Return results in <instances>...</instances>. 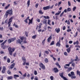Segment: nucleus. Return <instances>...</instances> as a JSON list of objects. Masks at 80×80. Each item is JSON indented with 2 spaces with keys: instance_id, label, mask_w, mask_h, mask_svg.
Here are the masks:
<instances>
[{
  "instance_id": "obj_64",
  "label": "nucleus",
  "mask_w": 80,
  "mask_h": 80,
  "mask_svg": "<svg viewBox=\"0 0 80 80\" xmlns=\"http://www.w3.org/2000/svg\"><path fill=\"white\" fill-rule=\"evenodd\" d=\"M68 3L69 6H71V4L70 3V2L68 1Z\"/></svg>"
},
{
  "instance_id": "obj_6",
  "label": "nucleus",
  "mask_w": 80,
  "mask_h": 80,
  "mask_svg": "<svg viewBox=\"0 0 80 80\" xmlns=\"http://www.w3.org/2000/svg\"><path fill=\"white\" fill-rule=\"evenodd\" d=\"M39 65L41 68H42V69H43V70L45 69V66L43 65V64L42 63V62H40Z\"/></svg>"
},
{
  "instance_id": "obj_9",
  "label": "nucleus",
  "mask_w": 80,
  "mask_h": 80,
  "mask_svg": "<svg viewBox=\"0 0 80 80\" xmlns=\"http://www.w3.org/2000/svg\"><path fill=\"white\" fill-rule=\"evenodd\" d=\"M33 18H32V19L30 20V19H28V20L29 22L28 23V25H30V24H32L33 23Z\"/></svg>"
},
{
  "instance_id": "obj_34",
  "label": "nucleus",
  "mask_w": 80,
  "mask_h": 80,
  "mask_svg": "<svg viewBox=\"0 0 80 80\" xmlns=\"http://www.w3.org/2000/svg\"><path fill=\"white\" fill-rule=\"evenodd\" d=\"M43 18H44L45 19H49L50 18V17L48 16H47V17L45 16H44Z\"/></svg>"
},
{
  "instance_id": "obj_32",
  "label": "nucleus",
  "mask_w": 80,
  "mask_h": 80,
  "mask_svg": "<svg viewBox=\"0 0 80 80\" xmlns=\"http://www.w3.org/2000/svg\"><path fill=\"white\" fill-rule=\"evenodd\" d=\"M55 44V41H53L50 44V45H53Z\"/></svg>"
},
{
  "instance_id": "obj_5",
  "label": "nucleus",
  "mask_w": 80,
  "mask_h": 80,
  "mask_svg": "<svg viewBox=\"0 0 80 80\" xmlns=\"http://www.w3.org/2000/svg\"><path fill=\"white\" fill-rule=\"evenodd\" d=\"M15 39H16V38H11V39H9L8 40V42L9 44L11 43H12V42H14V41H15Z\"/></svg>"
},
{
  "instance_id": "obj_38",
  "label": "nucleus",
  "mask_w": 80,
  "mask_h": 80,
  "mask_svg": "<svg viewBox=\"0 0 80 80\" xmlns=\"http://www.w3.org/2000/svg\"><path fill=\"white\" fill-rule=\"evenodd\" d=\"M50 22H51V20H50V19H48V25H50Z\"/></svg>"
},
{
  "instance_id": "obj_43",
  "label": "nucleus",
  "mask_w": 80,
  "mask_h": 80,
  "mask_svg": "<svg viewBox=\"0 0 80 80\" xmlns=\"http://www.w3.org/2000/svg\"><path fill=\"white\" fill-rule=\"evenodd\" d=\"M7 62L8 63H10V59L9 58H8L7 59Z\"/></svg>"
},
{
  "instance_id": "obj_12",
  "label": "nucleus",
  "mask_w": 80,
  "mask_h": 80,
  "mask_svg": "<svg viewBox=\"0 0 80 80\" xmlns=\"http://www.w3.org/2000/svg\"><path fill=\"white\" fill-rule=\"evenodd\" d=\"M15 65V63H14L11 65L10 67L9 68V69H13Z\"/></svg>"
},
{
  "instance_id": "obj_16",
  "label": "nucleus",
  "mask_w": 80,
  "mask_h": 80,
  "mask_svg": "<svg viewBox=\"0 0 80 80\" xmlns=\"http://www.w3.org/2000/svg\"><path fill=\"white\" fill-rule=\"evenodd\" d=\"M60 40H59V41L56 44V46L57 47V46H58L59 47H60V45H61V44H60Z\"/></svg>"
},
{
  "instance_id": "obj_37",
  "label": "nucleus",
  "mask_w": 80,
  "mask_h": 80,
  "mask_svg": "<svg viewBox=\"0 0 80 80\" xmlns=\"http://www.w3.org/2000/svg\"><path fill=\"white\" fill-rule=\"evenodd\" d=\"M73 59H70V62H69V63H70V64H72V63H73Z\"/></svg>"
},
{
  "instance_id": "obj_57",
  "label": "nucleus",
  "mask_w": 80,
  "mask_h": 80,
  "mask_svg": "<svg viewBox=\"0 0 80 80\" xmlns=\"http://www.w3.org/2000/svg\"><path fill=\"white\" fill-rule=\"evenodd\" d=\"M16 54H17L16 52H14L13 53V55L14 57H16Z\"/></svg>"
},
{
  "instance_id": "obj_22",
  "label": "nucleus",
  "mask_w": 80,
  "mask_h": 80,
  "mask_svg": "<svg viewBox=\"0 0 80 80\" xmlns=\"http://www.w3.org/2000/svg\"><path fill=\"white\" fill-rule=\"evenodd\" d=\"M17 77H19V75L17 74L14 75V78H15V79H17Z\"/></svg>"
},
{
  "instance_id": "obj_59",
  "label": "nucleus",
  "mask_w": 80,
  "mask_h": 80,
  "mask_svg": "<svg viewBox=\"0 0 80 80\" xmlns=\"http://www.w3.org/2000/svg\"><path fill=\"white\" fill-rule=\"evenodd\" d=\"M72 31V30H71V29H69L67 30V32H71Z\"/></svg>"
},
{
  "instance_id": "obj_18",
  "label": "nucleus",
  "mask_w": 80,
  "mask_h": 80,
  "mask_svg": "<svg viewBox=\"0 0 80 80\" xmlns=\"http://www.w3.org/2000/svg\"><path fill=\"white\" fill-rule=\"evenodd\" d=\"M55 65L57 66V67H59V68H61V66H60V64H59L58 63V62H57L56 63Z\"/></svg>"
},
{
  "instance_id": "obj_48",
  "label": "nucleus",
  "mask_w": 80,
  "mask_h": 80,
  "mask_svg": "<svg viewBox=\"0 0 80 80\" xmlns=\"http://www.w3.org/2000/svg\"><path fill=\"white\" fill-rule=\"evenodd\" d=\"M71 77L72 79H73L74 78H76V77L75 76H72Z\"/></svg>"
},
{
  "instance_id": "obj_17",
  "label": "nucleus",
  "mask_w": 80,
  "mask_h": 80,
  "mask_svg": "<svg viewBox=\"0 0 80 80\" xmlns=\"http://www.w3.org/2000/svg\"><path fill=\"white\" fill-rule=\"evenodd\" d=\"M55 30L57 33H59V32H60V28H58V29H57V28H56L55 29Z\"/></svg>"
},
{
  "instance_id": "obj_15",
  "label": "nucleus",
  "mask_w": 80,
  "mask_h": 80,
  "mask_svg": "<svg viewBox=\"0 0 80 80\" xmlns=\"http://www.w3.org/2000/svg\"><path fill=\"white\" fill-rule=\"evenodd\" d=\"M52 38V35H51L47 39L48 42V43H49L51 41Z\"/></svg>"
},
{
  "instance_id": "obj_53",
  "label": "nucleus",
  "mask_w": 80,
  "mask_h": 80,
  "mask_svg": "<svg viewBox=\"0 0 80 80\" xmlns=\"http://www.w3.org/2000/svg\"><path fill=\"white\" fill-rule=\"evenodd\" d=\"M72 66L73 67H75V63L74 62L72 63Z\"/></svg>"
},
{
  "instance_id": "obj_2",
  "label": "nucleus",
  "mask_w": 80,
  "mask_h": 80,
  "mask_svg": "<svg viewBox=\"0 0 80 80\" xmlns=\"http://www.w3.org/2000/svg\"><path fill=\"white\" fill-rule=\"evenodd\" d=\"M8 50L10 55L12 56L13 54V52L15 50V48H12L11 47H9L8 48Z\"/></svg>"
},
{
  "instance_id": "obj_56",
  "label": "nucleus",
  "mask_w": 80,
  "mask_h": 80,
  "mask_svg": "<svg viewBox=\"0 0 80 80\" xmlns=\"http://www.w3.org/2000/svg\"><path fill=\"white\" fill-rule=\"evenodd\" d=\"M72 68L70 67L69 68H68V71H71V70H72Z\"/></svg>"
},
{
  "instance_id": "obj_41",
  "label": "nucleus",
  "mask_w": 80,
  "mask_h": 80,
  "mask_svg": "<svg viewBox=\"0 0 80 80\" xmlns=\"http://www.w3.org/2000/svg\"><path fill=\"white\" fill-rule=\"evenodd\" d=\"M64 13V11H63L62 13L60 14V17H62L63 16V14Z\"/></svg>"
},
{
  "instance_id": "obj_42",
  "label": "nucleus",
  "mask_w": 80,
  "mask_h": 80,
  "mask_svg": "<svg viewBox=\"0 0 80 80\" xmlns=\"http://www.w3.org/2000/svg\"><path fill=\"white\" fill-rule=\"evenodd\" d=\"M41 56H42V51H41L40 52L39 54V57H41Z\"/></svg>"
},
{
  "instance_id": "obj_27",
  "label": "nucleus",
  "mask_w": 80,
  "mask_h": 80,
  "mask_svg": "<svg viewBox=\"0 0 80 80\" xmlns=\"http://www.w3.org/2000/svg\"><path fill=\"white\" fill-rule=\"evenodd\" d=\"M58 12H57L55 14V15H58L61 13V11H58Z\"/></svg>"
},
{
  "instance_id": "obj_28",
  "label": "nucleus",
  "mask_w": 80,
  "mask_h": 80,
  "mask_svg": "<svg viewBox=\"0 0 80 80\" xmlns=\"http://www.w3.org/2000/svg\"><path fill=\"white\" fill-rule=\"evenodd\" d=\"M42 23H40L39 24L38 29H40L41 28H42Z\"/></svg>"
},
{
  "instance_id": "obj_58",
  "label": "nucleus",
  "mask_w": 80,
  "mask_h": 80,
  "mask_svg": "<svg viewBox=\"0 0 80 80\" xmlns=\"http://www.w3.org/2000/svg\"><path fill=\"white\" fill-rule=\"evenodd\" d=\"M45 52L46 53V54H49V52L48 51H45Z\"/></svg>"
},
{
  "instance_id": "obj_52",
  "label": "nucleus",
  "mask_w": 80,
  "mask_h": 80,
  "mask_svg": "<svg viewBox=\"0 0 80 80\" xmlns=\"http://www.w3.org/2000/svg\"><path fill=\"white\" fill-rule=\"evenodd\" d=\"M66 29V27L65 26H64L62 27V30H65Z\"/></svg>"
},
{
  "instance_id": "obj_39",
  "label": "nucleus",
  "mask_w": 80,
  "mask_h": 80,
  "mask_svg": "<svg viewBox=\"0 0 80 80\" xmlns=\"http://www.w3.org/2000/svg\"><path fill=\"white\" fill-rule=\"evenodd\" d=\"M77 75H78L79 77H80V72L78 70L77 71Z\"/></svg>"
},
{
  "instance_id": "obj_31",
  "label": "nucleus",
  "mask_w": 80,
  "mask_h": 80,
  "mask_svg": "<svg viewBox=\"0 0 80 80\" xmlns=\"http://www.w3.org/2000/svg\"><path fill=\"white\" fill-rule=\"evenodd\" d=\"M25 34L26 35V37H28V32H27V31H25Z\"/></svg>"
},
{
  "instance_id": "obj_26",
  "label": "nucleus",
  "mask_w": 80,
  "mask_h": 80,
  "mask_svg": "<svg viewBox=\"0 0 80 80\" xmlns=\"http://www.w3.org/2000/svg\"><path fill=\"white\" fill-rule=\"evenodd\" d=\"M10 4H9L8 5V6H6L5 8V9H6V10L7 9H8V8H9V7H10Z\"/></svg>"
},
{
  "instance_id": "obj_54",
  "label": "nucleus",
  "mask_w": 80,
  "mask_h": 80,
  "mask_svg": "<svg viewBox=\"0 0 80 80\" xmlns=\"http://www.w3.org/2000/svg\"><path fill=\"white\" fill-rule=\"evenodd\" d=\"M53 76H51L50 77V78L51 80H53Z\"/></svg>"
},
{
  "instance_id": "obj_60",
  "label": "nucleus",
  "mask_w": 80,
  "mask_h": 80,
  "mask_svg": "<svg viewBox=\"0 0 80 80\" xmlns=\"http://www.w3.org/2000/svg\"><path fill=\"white\" fill-rule=\"evenodd\" d=\"M13 3L14 5H17V2L16 1L14 2Z\"/></svg>"
},
{
  "instance_id": "obj_40",
  "label": "nucleus",
  "mask_w": 80,
  "mask_h": 80,
  "mask_svg": "<svg viewBox=\"0 0 80 80\" xmlns=\"http://www.w3.org/2000/svg\"><path fill=\"white\" fill-rule=\"evenodd\" d=\"M75 58L76 59H75L74 60L75 61H78V56H77V55H76Z\"/></svg>"
},
{
  "instance_id": "obj_35",
  "label": "nucleus",
  "mask_w": 80,
  "mask_h": 80,
  "mask_svg": "<svg viewBox=\"0 0 80 80\" xmlns=\"http://www.w3.org/2000/svg\"><path fill=\"white\" fill-rule=\"evenodd\" d=\"M36 37H37V35H35L34 36H33L32 37V38L33 39H35V38H36Z\"/></svg>"
},
{
  "instance_id": "obj_36",
  "label": "nucleus",
  "mask_w": 80,
  "mask_h": 80,
  "mask_svg": "<svg viewBox=\"0 0 80 80\" xmlns=\"http://www.w3.org/2000/svg\"><path fill=\"white\" fill-rule=\"evenodd\" d=\"M46 40V39H44L42 41V43L43 45H44L45 44V41Z\"/></svg>"
},
{
  "instance_id": "obj_13",
  "label": "nucleus",
  "mask_w": 80,
  "mask_h": 80,
  "mask_svg": "<svg viewBox=\"0 0 80 80\" xmlns=\"http://www.w3.org/2000/svg\"><path fill=\"white\" fill-rule=\"evenodd\" d=\"M74 75H75V73H74V72H71V74L70 73L68 74V76H69L70 77H71L72 76H73Z\"/></svg>"
},
{
  "instance_id": "obj_55",
  "label": "nucleus",
  "mask_w": 80,
  "mask_h": 80,
  "mask_svg": "<svg viewBox=\"0 0 80 80\" xmlns=\"http://www.w3.org/2000/svg\"><path fill=\"white\" fill-rule=\"evenodd\" d=\"M9 29L11 31H13V28L10 27L9 28Z\"/></svg>"
},
{
  "instance_id": "obj_7",
  "label": "nucleus",
  "mask_w": 80,
  "mask_h": 80,
  "mask_svg": "<svg viewBox=\"0 0 80 80\" xmlns=\"http://www.w3.org/2000/svg\"><path fill=\"white\" fill-rule=\"evenodd\" d=\"M39 65L41 68H42V69H43V70L45 69V66L43 65V64L42 63V62H40Z\"/></svg>"
},
{
  "instance_id": "obj_1",
  "label": "nucleus",
  "mask_w": 80,
  "mask_h": 80,
  "mask_svg": "<svg viewBox=\"0 0 80 80\" xmlns=\"http://www.w3.org/2000/svg\"><path fill=\"white\" fill-rule=\"evenodd\" d=\"M8 15H13V10L12 9L11 10L9 9L6 11L5 15L6 18H7L8 17Z\"/></svg>"
},
{
  "instance_id": "obj_61",
  "label": "nucleus",
  "mask_w": 80,
  "mask_h": 80,
  "mask_svg": "<svg viewBox=\"0 0 80 80\" xmlns=\"http://www.w3.org/2000/svg\"><path fill=\"white\" fill-rule=\"evenodd\" d=\"M24 22L26 23H28V21L27 19H26L24 20Z\"/></svg>"
},
{
  "instance_id": "obj_63",
  "label": "nucleus",
  "mask_w": 80,
  "mask_h": 80,
  "mask_svg": "<svg viewBox=\"0 0 80 80\" xmlns=\"http://www.w3.org/2000/svg\"><path fill=\"white\" fill-rule=\"evenodd\" d=\"M34 80H38V78L37 77H35L34 78Z\"/></svg>"
},
{
  "instance_id": "obj_3",
  "label": "nucleus",
  "mask_w": 80,
  "mask_h": 80,
  "mask_svg": "<svg viewBox=\"0 0 80 80\" xmlns=\"http://www.w3.org/2000/svg\"><path fill=\"white\" fill-rule=\"evenodd\" d=\"M7 42V40H5L1 44V48H2V49H3V50H5V49H6V48H7V46L6 45H5V43Z\"/></svg>"
},
{
  "instance_id": "obj_19",
  "label": "nucleus",
  "mask_w": 80,
  "mask_h": 80,
  "mask_svg": "<svg viewBox=\"0 0 80 80\" xmlns=\"http://www.w3.org/2000/svg\"><path fill=\"white\" fill-rule=\"evenodd\" d=\"M13 27H15V28H19V27H18V25H16V24H15V23H14L13 24Z\"/></svg>"
},
{
  "instance_id": "obj_47",
  "label": "nucleus",
  "mask_w": 80,
  "mask_h": 80,
  "mask_svg": "<svg viewBox=\"0 0 80 80\" xmlns=\"http://www.w3.org/2000/svg\"><path fill=\"white\" fill-rule=\"evenodd\" d=\"M34 74L35 75H37L38 74V73H37V71H35L34 72Z\"/></svg>"
},
{
  "instance_id": "obj_29",
  "label": "nucleus",
  "mask_w": 80,
  "mask_h": 80,
  "mask_svg": "<svg viewBox=\"0 0 80 80\" xmlns=\"http://www.w3.org/2000/svg\"><path fill=\"white\" fill-rule=\"evenodd\" d=\"M44 61L45 63H48V60L47 58H45L44 59Z\"/></svg>"
},
{
  "instance_id": "obj_21",
  "label": "nucleus",
  "mask_w": 80,
  "mask_h": 80,
  "mask_svg": "<svg viewBox=\"0 0 80 80\" xmlns=\"http://www.w3.org/2000/svg\"><path fill=\"white\" fill-rule=\"evenodd\" d=\"M30 0H28V1L27 2L28 7H29V6H30Z\"/></svg>"
},
{
  "instance_id": "obj_14",
  "label": "nucleus",
  "mask_w": 80,
  "mask_h": 80,
  "mask_svg": "<svg viewBox=\"0 0 80 80\" xmlns=\"http://www.w3.org/2000/svg\"><path fill=\"white\" fill-rule=\"evenodd\" d=\"M50 8V6H49L44 7L43 8V9L44 10H48Z\"/></svg>"
},
{
  "instance_id": "obj_62",
  "label": "nucleus",
  "mask_w": 80,
  "mask_h": 80,
  "mask_svg": "<svg viewBox=\"0 0 80 80\" xmlns=\"http://www.w3.org/2000/svg\"><path fill=\"white\" fill-rule=\"evenodd\" d=\"M70 21L69 20H68V21L67 24L68 25H70Z\"/></svg>"
},
{
  "instance_id": "obj_51",
  "label": "nucleus",
  "mask_w": 80,
  "mask_h": 80,
  "mask_svg": "<svg viewBox=\"0 0 80 80\" xmlns=\"http://www.w3.org/2000/svg\"><path fill=\"white\" fill-rule=\"evenodd\" d=\"M77 35H78V31L76 33V35H74V37H77Z\"/></svg>"
},
{
  "instance_id": "obj_46",
  "label": "nucleus",
  "mask_w": 80,
  "mask_h": 80,
  "mask_svg": "<svg viewBox=\"0 0 80 80\" xmlns=\"http://www.w3.org/2000/svg\"><path fill=\"white\" fill-rule=\"evenodd\" d=\"M64 54L65 56H68V54L67 53V52H64Z\"/></svg>"
},
{
  "instance_id": "obj_33",
  "label": "nucleus",
  "mask_w": 80,
  "mask_h": 80,
  "mask_svg": "<svg viewBox=\"0 0 80 80\" xmlns=\"http://www.w3.org/2000/svg\"><path fill=\"white\" fill-rule=\"evenodd\" d=\"M19 38L21 40H23V39H24V37L22 36H20L19 37Z\"/></svg>"
},
{
  "instance_id": "obj_4",
  "label": "nucleus",
  "mask_w": 80,
  "mask_h": 80,
  "mask_svg": "<svg viewBox=\"0 0 80 80\" xmlns=\"http://www.w3.org/2000/svg\"><path fill=\"white\" fill-rule=\"evenodd\" d=\"M14 18L13 16L11 17L9 19V21L8 22V27H10L11 26V22H12L13 18Z\"/></svg>"
},
{
  "instance_id": "obj_24",
  "label": "nucleus",
  "mask_w": 80,
  "mask_h": 80,
  "mask_svg": "<svg viewBox=\"0 0 80 80\" xmlns=\"http://www.w3.org/2000/svg\"><path fill=\"white\" fill-rule=\"evenodd\" d=\"M22 60L23 62H26V59H25V58L24 57H23L22 58Z\"/></svg>"
},
{
  "instance_id": "obj_49",
  "label": "nucleus",
  "mask_w": 80,
  "mask_h": 80,
  "mask_svg": "<svg viewBox=\"0 0 80 80\" xmlns=\"http://www.w3.org/2000/svg\"><path fill=\"white\" fill-rule=\"evenodd\" d=\"M67 12H70L71 11V8H68L67 9Z\"/></svg>"
},
{
  "instance_id": "obj_11",
  "label": "nucleus",
  "mask_w": 80,
  "mask_h": 80,
  "mask_svg": "<svg viewBox=\"0 0 80 80\" xmlns=\"http://www.w3.org/2000/svg\"><path fill=\"white\" fill-rule=\"evenodd\" d=\"M22 41L20 40V39H18L16 41V43H19V44H21V45H22Z\"/></svg>"
},
{
  "instance_id": "obj_30",
  "label": "nucleus",
  "mask_w": 80,
  "mask_h": 80,
  "mask_svg": "<svg viewBox=\"0 0 80 80\" xmlns=\"http://www.w3.org/2000/svg\"><path fill=\"white\" fill-rule=\"evenodd\" d=\"M39 13L40 14H41L42 15V14H43V12L41 9L39 11Z\"/></svg>"
},
{
  "instance_id": "obj_23",
  "label": "nucleus",
  "mask_w": 80,
  "mask_h": 80,
  "mask_svg": "<svg viewBox=\"0 0 80 80\" xmlns=\"http://www.w3.org/2000/svg\"><path fill=\"white\" fill-rule=\"evenodd\" d=\"M44 20H45V21H44L43 22V24H45V25H47V20L44 19Z\"/></svg>"
},
{
  "instance_id": "obj_10",
  "label": "nucleus",
  "mask_w": 80,
  "mask_h": 80,
  "mask_svg": "<svg viewBox=\"0 0 80 80\" xmlns=\"http://www.w3.org/2000/svg\"><path fill=\"white\" fill-rule=\"evenodd\" d=\"M53 70L55 73H58V71H59L58 69V68H54L53 69Z\"/></svg>"
},
{
  "instance_id": "obj_45",
  "label": "nucleus",
  "mask_w": 80,
  "mask_h": 80,
  "mask_svg": "<svg viewBox=\"0 0 80 80\" xmlns=\"http://www.w3.org/2000/svg\"><path fill=\"white\" fill-rule=\"evenodd\" d=\"M77 8V7H74L73 8V12H74V11H75V10H76Z\"/></svg>"
},
{
  "instance_id": "obj_44",
  "label": "nucleus",
  "mask_w": 80,
  "mask_h": 80,
  "mask_svg": "<svg viewBox=\"0 0 80 80\" xmlns=\"http://www.w3.org/2000/svg\"><path fill=\"white\" fill-rule=\"evenodd\" d=\"M7 73L8 74H9V75H11V71L10 70H8V71Z\"/></svg>"
},
{
  "instance_id": "obj_20",
  "label": "nucleus",
  "mask_w": 80,
  "mask_h": 80,
  "mask_svg": "<svg viewBox=\"0 0 80 80\" xmlns=\"http://www.w3.org/2000/svg\"><path fill=\"white\" fill-rule=\"evenodd\" d=\"M7 79L8 80H12V79H13V77L12 76L8 77Z\"/></svg>"
},
{
  "instance_id": "obj_50",
  "label": "nucleus",
  "mask_w": 80,
  "mask_h": 80,
  "mask_svg": "<svg viewBox=\"0 0 80 80\" xmlns=\"http://www.w3.org/2000/svg\"><path fill=\"white\" fill-rule=\"evenodd\" d=\"M3 27H0V30L1 31H3Z\"/></svg>"
},
{
  "instance_id": "obj_8",
  "label": "nucleus",
  "mask_w": 80,
  "mask_h": 80,
  "mask_svg": "<svg viewBox=\"0 0 80 80\" xmlns=\"http://www.w3.org/2000/svg\"><path fill=\"white\" fill-rule=\"evenodd\" d=\"M6 67L4 66H3L2 69V73H5V71H6Z\"/></svg>"
},
{
  "instance_id": "obj_25",
  "label": "nucleus",
  "mask_w": 80,
  "mask_h": 80,
  "mask_svg": "<svg viewBox=\"0 0 80 80\" xmlns=\"http://www.w3.org/2000/svg\"><path fill=\"white\" fill-rule=\"evenodd\" d=\"M67 51L68 53H70V48H69L67 49Z\"/></svg>"
}]
</instances>
